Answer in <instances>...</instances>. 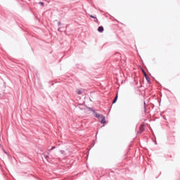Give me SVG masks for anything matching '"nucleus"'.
Masks as SVG:
<instances>
[{"label":"nucleus","mask_w":180,"mask_h":180,"mask_svg":"<svg viewBox=\"0 0 180 180\" xmlns=\"http://www.w3.org/2000/svg\"><path fill=\"white\" fill-rule=\"evenodd\" d=\"M95 117H97L101 123L105 124L106 123V120H105V117L101 114H95Z\"/></svg>","instance_id":"1"},{"label":"nucleus","mask_w":180,"mask_h":180,"mask_svg":"<svg viewBox=\"0 0 180 180\" xmlns=\"http://www.w3.org/2000/svg\"><path fill=\"white\" fill-rule=\"evenodd\" d=\"M145 130V128H144V124H141L140 126V128H139V131L138 133H139L140 134H141V133H143V131H144Z\"/></svg>","instance_id":"2"},{"label":"nucleus","mask_w":180,"mask_h":180,"mask_svg":"<svg viewBox=\"0 0 180 180\" xmlns=\"http://www.w3.org/2000/svg\"><path fill=\"white\" fill-rule=\"evenodd\" d=\"M98 32H100V33H102V32H103V27L100 26V27L98 28Z\"/></svg>","instance_id":"3"},{"label":"nucleus","mask_w":180,"mask_h":180,"mask_svg":"<svg viewBox=\"0 0 180 180\" xmlns=\"http://www.w3.org/2000/svg\"><path fill=\"white\" fill-rule=\"evenodd\" d=\"M76 92H77V95H82V90H81V89H77L76 91Z\"/></svg>","instance_id":"4"},{"label":"nucleus","mask_w":180,"mask_h":180,"mask_svg":"<svg viewBox=\"0 0 180 180\" xmlns=\"http://www.w3.org/2000/svg\"><path fill=\"white\" fill-rule=\"evenodd\" d=\"M117 101V94L116 95L115 98H114L112 103H116Z\"/></svg>","instance_id":"5"},{"label":"nucleus","mask_w":180,"mask_h":180,"mask_svg":"<svg viewBox=\"0 0 180 180\" xmlns=\"http://www.w3.org/2000/svg\"><path fill=\"white\" fill-rule=\"evenodd\" d=\"M90 18H92L93 19H96L95 22H97L98 19L96 18V17L94 16V15H90Z\"/></svg>","instance_id":"6"},{"label":"nucleus","mask_w":180,"mask_h":180,"mask_svg":"<svg viewBox=\"0 0 180 180\" xmlns=\"http://www.w3.org/2000/svg\"><path fill=\"white\" fill-rule=\"evenodd\" d=\"M143 74H144L145 77H146V79H147L148 77H147V74L146 73V72H143Z\"/></svg>","instance_id":"7"},{"label":"nucleus","mask_w":180,"mask_h":180,"mask_svg":"<svg viewBox=\"0 0 180 180\" xmlns=\"http://www.w3.org/2000/svg\"><path fill=\"white\" fill-rule=\"evenodd\" d=\"M39 4L41 5L42 6H44V3L43 2H40Z\"/></svg>","instance_id":"8"},{"label":"nucleus","mask_w":180,"mask_h":180,"mask_svg":"<svg viewBox=\"0 0 180 180\" xmlns=\"http://www.w3.org/2000/svg\"><path fill=\"white\" fill-rule=\"evenodd\" d=\"M54 148H56L55 147L54 148H52L51 150H54Z\"/></svg>","instance_id":"9"},{"label":"nucleus","mask_w":180,"mask_h":180,"mask_svg":"<svg viewBox=\"0 0 180 180\" xmlns=\"http://www.w3.org/2000/svg\"><path fill=\"white\" fill-rule=\"evenodd\" d=\"M60 153L63 154V153H64V152L63 150H61Z\"/></svg>","instance_id":"10"}]
</instances>
